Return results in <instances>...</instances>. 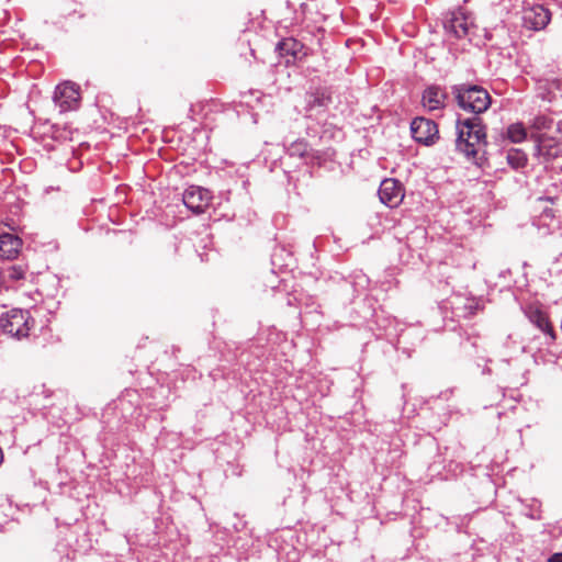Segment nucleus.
<instances>
[{
    "mask_svg": "<svg viewBox=\"0 0 562 562\" xmlns=\"http://www.w3.org/2000/svg\"><path fill=\"white\" fill-rule=\"evenodd\" d=\"M550 19V11L542 5H533L524 12V21L532 30H542Z\"/></svg>",
    "mask_w": 562,
    "mask_h": 562,
    "instance_id": "nucleus-8",
    "label": "nucleus"
},
{
    "mask_svg": "<svg viewBox=\"0 0 562 562\" xmlns=\"http://www.w3.org/2000/svg\"><path fill=\"white\" fill-rule=\"evenodd\" d=\"M507 136L513 143L522 142L526 136V130L521 124H512L507 130Z\"/></svg>",
    "mask_w": 562,
    "mask_h": 562,
    "instance_id": "nucleus-17",
    "label": "nucleus"
},
{
    "mask_svg": "<svg viewBox=\"0 0 562 562\" xmlns=\"http://www.w3.org/2000/svg\"><path fill=\"white\" fill-rule=\"evenodd\" d=\"M557 130L560 134H562V120L558 122Z\"/></svg>",
    "mask_w": 562,
    "mask_h": 562,
    "instance_id": "nucleus-21",
    "label": "nucleus"
},
{
    "mask_svg": "<svg viewBox=\"0 0 562 562\" xmlns=\"http://www.w3.org/2000/svg\"><path fill=\"white\" fill-rule=\"evenodd\" d=\"M183 203L194 214H201L206 211L211 204V192L202 187L191 186L183 193Z\"/></svg>",
    "mask_w": 562,
    "mask_h": 562,
    "instance_id": "nucleus-5",
    "label": "nucleus"
},
{
    "mask_svg": "<svg viewBox=\"0 0 562 562\" xmlns=\"http://www.w3.org/2000/svg\"><path fill=\"white\" fill-rule=\"evenodd\" d=\"M537 143L538 154L543 157L546 161L559 157L562 153L561 146L553 137L540 135Z\"/></svg>",
    "mask_w": 562,
    "mask_h": 562,
    "instance_id": "nucleus-9",
    "label": "nucleus"
},
{
    "mask_svg": "<svg viewBox=\"0 0 562 562\" xmlns=\"http://www.w3.org/2000/svg\"><path fill=\"white\" fill-rule=\"evenodd\" d=\"M280 55L282 56H292V57H296V55L301 52L302 49V44L290 37V38H285L283 41H281L278 46H277Z\"/></svg>",
    "mask_w": 562,
    "mask_h": 562,
    "instance_id": "nucleus-14",
    "label": "nucleus"
},
{
    "mask_svg": "<svg viewBox=\"0 0 562 562\" xmlns=\"http://www.w3.org/2000/svg\"><path fill=\"white\" fill-rule=\"evenodd\" d=\"M458 105L476 114L485 112L491 105L488 92L479 86L458 85L452 87Z\"/></svg>",
    "mask_w": 562,
    "mask_h": 562,
    "instance_id": "nucleus-2",
    "label": "nucleus"
},
{
    "mask_svg": "<svg viewBox=\"0 0 562 562\" xmlns=\"http://www.w3.org/2000/svg\"><path fill=\"white\" fill-rule=\"evenodd\" d=\"M0 325L5 334L14 338L22 339L30 336V331L34 327L35 321L30 315L29 311L12 308L1 316Z\"/></svg>",
    "mask_w": 562,
    "mask_h": 562,
    "instance_id": "nucleus-3",
    "label": "nucleus"
},
{
    "mask_svg": "<svg viewBox=\"0 0 562 562\" xmlns=\"http://www.w3.org/2000/svg\"><path fill=\"white\" fill-rule=\"evenodd\" d=\"M411 132L413 138L424 145L434 144L439 134L437 124L424 117H416L412 122Z\"/></svg>",
    "mask_w": 562,
    "mask_h": 562,
    "instance_id": "nucleus-6",
    "label": "nucleus"
},
{
    "mask_svg": "<svg viewBox=\"0 0 562 562\" xmlns=\"http://www.w3.org/2000/svg\"><path fill=\"white\" fill-rule=\"evenodd\" d=\"M539 90L542 100L552 102L557 91L562 90V81L559 78L546 79L540 82Z\"/></svg>",
    "mask_w": 562,
    "mask_h": 562,
    "instance_id": "nucleus-12",
    "label": "nucleus"
},
{
    "mask_svg": "<svg viewBox=\"0 0 562 562\" xmlns=\"http://www.w3.org/2000/svg\"><path fill=\"white\" fill-rule=\"evenodd\" d=\"M470 23L464 15H454L448 24V29L457 37H464L469 34Z\"/></svg>",
    "mask_w": 562,
    "mask_h": 562,
    "instance_id": "nucleus-13",
    "label": "nucleus"
},
{
    "mask_svg": "<svg viewBox=\"0 0 562 562\" xmlns=\"http://www.w3.org/2000/svg\"><path fill=\"white\" fill-rule=\"evenodd\" d=\"M529 319L532 324H535L540 330L548 334L552 339L555 338L553 327L550 323L549 316L547 313L542 312L539 308L532 310L529 313Z\"/></svg>",
    "mask_w": 562,
    "mask_h": 562,
    "instance_id": "nucleus-11",
    "label": "nucleus"
},
{
    "mask_svg": "<svg viewBox=\"0 0 562 562\" xmlns=\"http://www.w3.org/2000/svg\"><path fill=\"white\" fill-rule=\"evenodd\" d=\"M457 148L467 157L476 160L481 150L486 146V132L479 117L459 120L457 122Z\"/></svg>",
    "mask_w": 562,
    "mask_h": 562,
    "instance_id": "nucleus-1",
    "label": "nucleus"
},
{
    "mask_svg": "<svg viewBox=\"0 0 562 562\" xmlns=\"http://www.w3.org/2000/svg\"><path fill=\"white\" fill-rule=\"evenodd\" d=\"M53 99L60 112L75 110L81 99L80 88L75 82L65 81L56 87Z\"/></svg>",
    "mask_w": 562,
    "mask_h": 562,
    "instance_id": "nucleus-4",
    "label": "nucleus"
},
{
    "mask_svg": "<svg viewBox=\"0 0 562 562\" xmlns=\"http://www.w3.org/2000/svg\"><path fill=\"white\" fill-rule=\"evenodd\" d=\"M548 562H562V552H558V553L552 554L548 559Z\"/></svg>",
    "mask_w": 562,
    "mask_h": 562,
    "instance_id": "nucleus-20",
    "label": "nucleus"
},
{
    "mask_svg": "<svg viewBox=\"0 0 562 562\" xmlns=\"http://www.w3.org/2000/svg\"><path fill=\"white\" fill-rule=\"evenodd\" d=\"M7 277L10 281H19L24 279L25 277V269L21 266H11L7 270Z\"/></svg>",
    "mask_w": 562,
    "mask_h": 562,
    "instance_id": "nucleus-19",
    "label": "nucleus"
},
{
    "mask_svg": "<svg viewBox=\"0 0 562 562\" xmlns=\"http://www.w3.org/2000/svg\"><path fill=\"white\" fill-rule=\"evenodd\" d=\"M288 150L290 156L303 158L308 155L310 145L306 140L300 139L293 142Z\"/></svg>",
    "mask_w": 562,
    "mask_h": 562,
    "instance_id": "nucleus-16",
    "label": "nucleus"
},
{
    "mask_svg": "<svg viewBox=\"0 0 562 562\" xmlns=\"http://www.w3.org/2000/svg\"><path fill=\"white\" fill-rule=\"evenodd\" d=\"M553 119L547 115H538L533 119L532 127L538 131L550 130L553 125Z\"/></svg>",
    "mask_w": 562,
    "mask_h": 562,
    "instance_id": "nucleus-18",
    "label": "nucleus"
},
{
    "mask_svg": "<svg viewBox=\"0 0 562 562\" xmlns=\"http://www.w3.org/2000/svg\"><path fill=\"white\" fill-rule=\"evenodd\" d=\"M446 93L436 86L428 87L423 93V105L428 110H438L443 106Z\"/></svg>",
    "mask_w": 562,
    "mask_h": 562,
    "instance_id": "nucleus-10",
    "label": "nucleus"
},
{
    "mask_svg": "<svg viewBox=\"0 0 562 562\" xmlns=\"http://www.w3.org/2000/svg\"><path fill=\"white\" fill-rule=\"evenodd\" d=\"M507 162L513 168L518 169L527 164V156L520 149H510L507 153Z\"/></svg>",
    "mask_w": 562,
    "mask_h": 562,
    "instance_id": "nucleus-15",
    "label": "nucleus"
},
{
    "mask_svg": "<svg viewBox=\"0 0 562 562\" xmlns=\"http://www.w3.org/2000/svg\"><path fill=\"white\" fill-rule=\"evenodd\" d=\"M379 196L383 204L390 207H396L404 199V189L400 181L385 179L380 184Z\"/></svg>",
    "mask_w": 562,
    "mask_h": 562,
    "instance_id": "nucleus-7",
    "label": "nucleus"
}]
</instances>
